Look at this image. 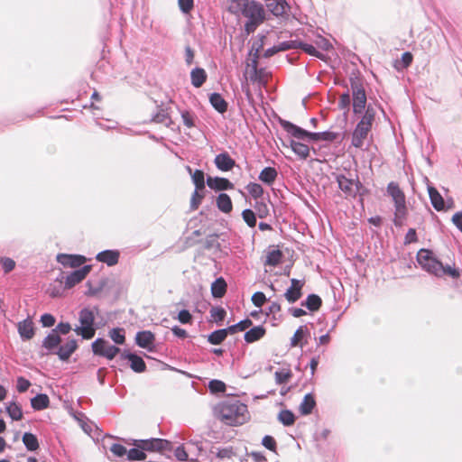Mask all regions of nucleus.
Instances as JSON below:
<instances>
[{
    "mask_svg": "<svg viewBox=\"0 0 462 462\" xmlns=\"http://www.w3.org/2000/svg\"><path fill=\"white\" fill-rule=\"evenodd\" d=\"M218 420L229 426H239L248 419L247 406L236 399H228L218 403L215 408Z\"/></svg>",
    "mask_w": 462,
    "mask_h": 462,
    "instance_id": "nucleus-1",
    "label": "nucleus"
},
{
    "mask_svg": "<svg viewBox=\"0 0 462 462\" xmlns=\"http://www.w3.org/2000/svg\"><path fill=\"white\" fill-rule=\"evenodd\" d=\"M417 261L423 270L437 277L449 276L457 279L460 276L458 269L450 265H443L439 261L432 251L428 249H420L417 254Z\"/></svg>",
    "mask_w": 462,
    "mask_h": 462,
    "instance_id": "nucleus-2",
    "label": "nucleus"
},
{
    "mask_svg": "<svg viewBox=\"0 0 462 462\" xmlns=\"http://www.w3.org/2000/svg\"><path fill=\"white\" fill-rule=\"evenodd\" d=\"M239 14L246 19L244 30L247 35L254 33L258 26L266 20V13L263 4L255 0L246 3Z\"/></svg>",
    "mask_w": 462,
    "mask_h": 462,
    "instance_id": "nucleus-3",
    "label": "nucleus"
},
{
    "mask_svg": "<svg viewBox=\"0 0 462 462\" xmlns=\"http://www.w3.org/2000/svg\"><path fill=\"white\" fill-rule=\"evenodd\" d=\"M280 124L282 127L291 136L299 139L305 140L309 139L310 141H326V142H334L337 139L338 134L331 131H325L320 133H312L309 132L287 120L281 119Z\"/></svg>",
    "mask_w": 462,
    "mask_h": 462,
    "instance_id": "nucleus-4",
    "label": "nucleus"
},
{
    "mask_svg": "<svg viewBox=\"0 0 462 462\" xmlns=\"http://www.w3.org/2000/svg\"><path fill=\"white\" fill-rule=\"evenodd\" d=\"M387 194L392 198L394 204L393 223L396 226H401L408 214L405 195L400 189L399 184L394 181H391L387 185Z\"/></svg>",
    "mask_w": 462,
    "mask_h": 462,
    "instance_id": "nucleus-5",
    "label": "nucleus"
},
{
    "mask_svg": "<svg viewBox=\"0 0 462 462\" xmlns=\"http://www.w3.org/2000/svg\"><path fill=\"white\" fill-rule=\"evenodd\" d=\"M375 117L374 108L369 105L367 106L365 114L361 120L356 125L352 134V145L356 148H361L364 144L365 139L367 137L372 129L373 123Z\"/></svg>",
    "mask_w": 462,
    "mask_h": 462,
    "instance_id": "nucleus-6",
    "label": "nucleus"
},
{
    "mask_svg": "<svg viewBox=\"0 0 462 462\" xmlns=\"http://www.w3.org/2000/svg\"><path fill=\"white\" fill-rule=\"evenodd\" d=\"M349 80L353 96V112L356 115L362 114L367 107V98L362 79L358 76H351Z\"/></svg>",
    "mask_w": 462,
    "mask_h": 462,
    "instance_id": "nucleus-7",
    "label": "nucleus"
},
{
    "mask_svg": "<svg viewBox=\"0 0 462 462\" xmlns=\"http://www.w3.org/2000/svg\"><path fill=\"white\" fill-rule=\"evenodd\" d=\"M79 327H77L74 331L77 335L81 336L84 339H90L96 334L95 315L93 310L84 308L79 313Z\"/></svg>",
    "mask_w": 462,
    "mask_h": 462,
    "instance_id": "nucleus-8",
    "label": "nucleus"
},
{
    "mask_svg": "<svg viewBox=\"0 0 462 462\" xmlns=\"http://www.w3.org/2000/svg\"><path fill=\"white\" fill-rule=\"evenodd\" d=\"M338 188L345 193L346 197L356 198L363 197L368 190L360 182L358 178L356 180L347 178L343 174H337L336 177Z\"/></svg>",
    "mask_w": 462,
    "mask_h": 462,
    "instance_id": "nucleus-9",
    "label": "nucleus"
},
{
    "mask_svg": "<svg viewBox=\"0 0 462 462\" xmlns=\"http://www.w3.org/2000/svg\"><path fill=\"white\" fill-rule=\"evenodd\" d=\"M92 351L95 355L112 360L120 352V348L114 345H110L104 338H97L92 343Z\"/></svg>",
    "mask_w": 462,
    "mask_h": 462,
    "instance_id": "nucleus-10",
    "label": "nucleus"
},
{
    "mask_svg": "<svg viewBox=\"0 0 462 462\" xmlns=\"http://www.w3.org/2000/svg\"><path fill=\"white\" fill-rule=\"evenodd\" d=\"M138 447L143 450L163 452L171 450V443L162 439H152L141 440V444Z\"/></svg>",
    "mask_w": 462,
    "mask_h": 462,
    "instance_id": "nucleus-11",
    "label": "nucleus"
},
{
    "mask_svg": "<svg viewBox=\"0 0 462 462\" xmlns=\"http://www.w3.org/2000/svg\"><path fill=\"white\" fill-rule=\"evenodd\" d=\"M305 284L303 280L291 279V286L286 290L284 298L289 303H294L302 296V288Z\"/></svg>",
    "mask_w": 462,
    "mask_h": 462,
    "instance_id": "nucleus-12",
    "label": "nucleus"
},
{
    "mask_svg": "<svg viewBox=\"0 0 462 462\" xmlns=\"http://www.w3.org/2000/svg\"><path fill=\"white\" fill-rule=\"evenodd\" d=\"M91 271V265H84L82 268L70 273L65 278V288L70 289L83 281Z\"/></svg>",
    "mask_w": 462,
    "mask_h": 462,
    "instance_id": "nucleus-13",
    "label": "nucleus"
},
{
    "mask_svg": "<svg viewBox=\"0 0 462 462\" xmlns=\"http://www.w3.org/2000/svg\"><path fill=\"white\" fill-rule=\"evenodd\" d=\"M57 261L64 267L77 268L82 265L87 259L79 254H60L57 255Z\"/></svg>",
    "mask_w": 462,
    "mask_h": 462,
    "instance_id": "nucleus-14",
    "label": "nucleus"
},
{
    "mask_svg": "<svg viewBox=\"0 0 462 462\" xmlns=\"http://www.w3.org/2000/svg\"><path fill=\"white\" fill-rule=\"evenodd\" d=\"M60 343V336L51 330L42 340V347L47 350L46 354L55 355Z\"/></svg>",
    "mask_w": 462,
    "mask_h": 462,
    "instance_id": "nucleus-15",
    "label": "nucleus"
},
{
    "mask_svg": "<svg viewBox=\"0 0 462 462\" xmlns=\"http://www.w3.org/2000/svg\"><path fill=\"white\" fill-rule=\"evenodd\" d=\"M214 163L218 170L228 171L235 167L236 161L231 158L227 152H223L215 157Z\"/></svg>",
    "mask_w": 462,
    "mask_h": 462,
    "instance_id": "nucleus-16",
    "label": "nucleus"
},
{
    "mask_svg": "<svg viewBox=\"0 0 462 462\" xmlns=\"http://www.w3.org/2000/svg\"><path fill=\"white\" fill-rule=\"evenodd\" d=\"M121 358L127 359L130 362V367L135 373H143L146 370V365H145L143 359L135 354H133V353H130L127 351H124L121 354Z\"/></svg>",
    "mask_w": 462,
    "mask_h": 462,
    "instance_id": "nucleus-17",
    "label": "nucleus"
},
{
    "mask_svg": "<svg viewBox=\"0 0 462 462\" xmlns=\"http://www.w3.org/2000/svg\"><path fill=\"white\" fill-rule=\"evenodd\" d=\"M77 348L78 344L76 339H69L65 344H60L55 355H57L60 360L66 361L71 356Z\"/></svg>",
    "mask_w": 462,
    "mask_h": 462,
    "instance_id": "nucleus-18",
    "label": "nucleus"
},
{
    "mask_svg": "<svg viewBox=\"0 0 462 462\" xmlns=\"http://www.w3.org/2000/svg\"><path fill=\"white\" fill-rule=\"evenodd\" d=\"M207 185L215 190H229L234 189V184L229 180L221 177H208Z\"/></svg>",
    "mask_w": 462,
    "mask_h": 462,
    "instance_id": "nucleus-19",
    "label": "nucleus"
},
{
    "mask_svg": "<svg viewBox=\"0 0 462 462\" xmlns=\"http://www.w3.org/2000/svg\"><path fill=\"white\" fill-rule=\"evenodd\" d=\"M18 333L23 341L30 340L34 336L33 322L30 319L20 321L17 325Z\"/></svg>",
    "mask_w": 462,
    "mask_h": 462,
    "instance_id": "nucleus-20",
    "label": "nucleus"
},
{
    "mask_svg": "<svg viewBox=\"0 0 462 462\" xmlns=\"http://www.w3.org/2000/svg\"><path fill=\"white\" fill-rule=\"evenodd\" d=\"M119 256L120 253L117 250H104L97 254L96 259L108 266H114L118 263Z\"/></svg>",
    "mask_w": 462,
    "mask_h": 462,
    "instance_id": "nucleus-21",
    "label": "nucleus"
},
{
    "mask_svg": "<svg viewBox=\"0 0 462 462\" xmlns=\"http://www.w3.org/2000/svg\"><path fill=\"white\" fill-rule=\"evenodd\" d=\"M266 7L274 16H283L289 8L285 0H267Z\"/></svg>",
    "mask_w": 462,
    "mask_h": 462,
    "instance_id": "nucleus-22",
    "label": "nucleus"
},
{
    "mask_svg": "<svg viewBox=\"0 0 462 462\" xmlns=\"http://www.w3.org/2000/svg\"><path fill=\"white\" fill-rule=\"evenodd\" d=\"M154 342V335L149 330L139 331L135 336V343L143 348H150Z\"/></svg>",
    "mask_w": 462,
    "mask_h": 462,
    "instance_id": "nucleus-23",
    "label": "nucleus"
},
{
    "mask_svg": "<svg viewBox=\"0 0 462 462\" xmlns=\"http://www.w3.org/2000/svg\"><path fill=\"white\" fill-rule=\"evenodd\" d=\"M428 193L433 208L437 211L445 209V201L440 193L432 186H428Z\"/></svg>",
    "mask_w": 462,
    "mask_h": 462,
    "instance_id": "nucleus-24",
    "label": "nucleus"
},
{
    "mask_svg": "<svg viewBox=\"0 0 462 462\" xmlns=\"http://www.w3.org/2000/svg\"><path fill=\"white\" fill-rule=\"evenodd\" d=\"M266 333L263 326L259 325L252 328L245 333V340L246 343H254L261 339Z\"/></svg>",
    "mask_w": 462,
    "mask_h": 462,
    "instance_id": "nucleus-25",
    "label": "nucleus"
},
{
    "mask_svg": "<svg viewBox=\"0 0 462 462\" xmlns=\"http://www.w3.org/2000/svg\"><path fill=\"white\" fill-rule=\"evenodd\" d=\"M152 122L163 124L167 127L171 126L172 121L170 117L168 108L163 106L158 107V111L152 116Z\"/></svg>",
    "mask_w": 462,
    "mask_h": 462,
    "instance_id": "nucleus-26",
    "label": "nucleus"
},
{
    "mask_svg": "<svg viewBox=\"0 0 462 462\" xmlns=\"http://www.w3.org/2000/svg\"><path fill=\"white\" fill-rule=\"evenodd\" d=\"M277 176H278V171H276L275 168L265 167L261 171V172L258 176V179L264 184H267L270 186L275 181Z\"/></svg>",
    "mask_w": 462,
    "mask_h": 462,
    "instance_id": "nucleus-27",
    "label": "nucleus"
},
{
    "mask_svg": "<svg viewBox=\"0 0 462 462\" xmlns=\"http://www.w3.org/2000/svg\"><path fill=\"white\" fill-rule=\"evenodd\" d=\"M209 102L211 106L220 114H223L227 110V102L219 93L210 94Z\"/></svg>",
    "mask_w": 462,
    "mask_h": 462,
    "instance_id": "nucleus-28",
    "label": "nucleus"
},
{
    "mask_svg": "<svg viewBox=\"0 0 462 462\" xmlns=\"http://www.w3.org/2000/svg\"><path fill=\"white\" fill-rule=\"evenodd\" d=\"M217 207L223 213H230L233 209V204L229 195L220 193L217 198Z\"/></svg>",
    "mask_w": 462,
    "mask_h": 462,
    "instance_id": "nucleus-29",
    "label": "nucleus"
},
{
    "mask_svg": "<svg viewBox=\"0 0 462 462\" xmlns=\"http://www.w3.org/2000/svg\"><path fill=\"white\" fill-rule=\"evenodd\" d=\"M227 284L223 277L216 279L211 284V293L214 298H222L226 292Z\"/></svg>",
    "mask_w": 462,
    "mask_h": 462,
    "instance_id": "nucleus-30",
    "label": "nucleus"
},
{
    "mask_svg": "<svg viewBox=\"0 0 462 462\" xmlns=\"http://www.w3.org/2000/svg\"><path fill=\"white\" fill-rule=\"evenodd\" d=\"M190 79L195 88H200L207 80V73L201 68H195L190 72Z\"/></svg>",
    "mask_w": 462,
    "mask_h": 462,
    "instance_id": "nucleus-31",
    "label": "nucleus"
},
{
    "mask_svg": "<svg viewBox=\"0 0 462 462\" xmlns=\"http://www.w3.org/2000/svg\"><path fill=\"white\" fill-rule=\"evenodd\" d=\"M316 405V401L311 393H308L304 396L303 401L300 405V412L302 415H309L312 412Z\"/></svg>",
    "mask_w": 462,
    "mask_h": 462,
    "instance_id": "nucleus-32",
    "label": "nucleus"
},
{
    "mask_svg": "<svg viewBox=\"0 0 462 462\" xmlns=\"http://www.w3.org/2000/svg\"><path fill=\"white\" fill-rule=\"evenodd\" d=\"M187 171L191 175L192 181L197 189H205V174L201 170H195L192 171V169L189 166H187Z\"/></svg>",
    "mask_w": 462,
    "mask_h": 462,
    "instance_id": "nucleus-33",
    "label": "nucleus"
},
{
    "mask_svg": "<svg viewBox=\"0 0 462 462\" xmlns=\"http://www.w3.org/2000/svg\"><path fill=\"white\" fill-rule=\"evenodd\" d=\"M290 146L291 150L300 158L307 159L310 155V147L300 142L290 140Z\"/></svg>",
    "mask_w": 462,
    "mask_h": 462,
    "instance_id": "nucleus-34",
    "label": "nucleus"
},
{
    "mask_svg": "<svg viewBox=\"0 0 462 462\" xmlns=\"http://www.w3.org/2000/svg\"><path fill=\"white\" fill-rule=\"evenodd\" d=\"M228 334L227 328L215 330L208 336V341L211 345H219L226 340Z\"/></svg>",
    "mask_w": 462,
    "mask_h": 462,
    "instance_id": "nucleus-35",
    "label": "nucleus"
},
{
    "mask_svg": "<svg viewBox=\"0 0 462 462\" xmlns=\"http://www.w3.org/2000/svg\"><path fill=\"white\" fill-rule=\"evenodd\" d=\"M322 304V300L319 296L316 294H310L305 301L301 302V306L306 307L310 311L318 310Z\"/></svg>",
    "mask_w": 462,
    "mask_h": 462,
    "instance_id": "nucleus-36",
    "label": "nucleus"
},
{
    "mask_svg": "<svg viewBox=\"0 0 462 462\" xmlns=\"http://www.w3.org/2000/svg\"><path fill=\"white\" fill-rule=\"evenodd\" d=\"M49 397L44 393L37 394L31 400L32 407L37 411L46 409L49 406Z\"/></svg>",
    "mask_w": 462,
    "mask_h": 462,
    "instance_id": "nucleus-37",
    "label": "nucleus"
},
{
    "mask_svg": "<svg viewBox=\"0 0 462 462\" xmlns=\"http://www.w3.org/2000/svg\"><path fill=\"white\" fill-rule=\"evenodd\" d=\"M22 439L29 451H35L39 448V441L34 434L31 432H25Z\"/></svg>",
    "mask_w": 462,
    "mask_h": 462,
    "instance_id": "nucleus-38",
    "label": "nucleus"
},
{
    "mask_svg": "<svg viewBox=\"0 0 462 462\" xmlns=\"http://www.w3.org/2000/svg\"><path fill=\"white\" fill-rule=\"evenodd\" d=\"M6 412L14 420H20L23 418L22 407L15 402H12L6 406Z\"/></svg>",
    "mask_w": 462,
    "mask_h": 462,
    "instance_id": "nucleus-39",
    "label": "nucleus"
},
{
    "mask_svg": "<svg viewBox=\"0 0 462 462\" xmlns=\"http://www.w3.org/2000/svg\"><path fill=\"white\" fill-rule=\"evenodd\" d=\"M282 257V254L279 249L272 250L268 252L264 264L269 266H276L280 263Z\"/></svg>",
    "mask_w": 462,
    "mask_h": 462,
    "instance_id": "nucleus-40",
    "label": "nucleus"
},
{
    "mask_svg": "<svg viewBox=\"0 0 462 462\" xmlns=\"http://www.w3.org/2000/svg\"><path fill=\"white\" fill-rule=\"evenodd\" d=\"M310 332L306 326H300L299 328L295 331L293 337L291 339V346H297L300 344L301 340L304 337L309 335Z\"/></svg>",
    "mask_w": 462,
    "mask_h": 462,
    "instance_id": "nucleus-41",
    "label": "nucleus"
},
{
    "mask_svg": "<svg viewBox=\"0 0 462 462\" xmlns=\"http://www.w3.org/2000/svg\"><path fill=\"white\" fill-rule=\"evenodd\" d=\"M252 325H253V322L250 319H245L235 325L227 327V330L232 335V334H236L238 331H245L248 328H250Z\"/></svg>",
    "mask_w": 462,
    "mask_h": 462,
    "instance_id": "nucleus-42",
    "label": "nucleus"
},
{
    "mask_svg": "<svg viewBox=\"0 0 462 462\" xmlns=\"http://www.w3.org/2000/svg\"><path fill=\"white\" fill-rule=\"evenodd\" d=\"M110 338L118 345H123L125 341V329L122 328H115L109 331Z\"/></svg>",
    "mask_w": 462,
    "mask_h": 462,
    "instance_id": "nucleus-43",
    "label": "nucleus"
},
{
    "mask_svg": "<svg viewBox=\"0 0 462 462\" xmlns=\"http://www.w3.org/2000/svg\"><path fill=\"white\" fill-rule=\"evenodd\" d=\"M180 116L182 118V122L186 127L192 128L196 126L195 121L197 119V116L193 112L189 110H182L180 111Z\"/></svg>",
    "mask_w": 462,
    "mask_h": 462,
    "instance_id": "nucleus-44",
    "label": "nucleus"
},
{
    "mask_svg": "<svg viewBox=\"0 0 462 462\" xmlns=\"http://www.w3.org/2000/svg\"><path fill=\"white\" fill-rule=\"evenodd\" d=\"M278 420L284 426H291L295 421V415L293 414L292 411L289 410H282L280 411L278 415Z\"/></svg>",
    "mask_w": 462,
    "mask_h": 462,
    "instance_id": "nucleus-45",
    "label": "nucleus"
},
{
    "mask_svg": "<svg viewBox=\"0 0 462 462\" xmlns=\"http://www.w3.org/2000/svg\"><path fill=\"white\" fill-rule=\"evenodd\" d=\"M204 190L205 189H197L195 188V190L190 199L191 210H196L199 208V205L202 202V199H204Z\"/></svg>",
    "mask_w": 462,
    "mask_h": 462,
    "instance_id": "nucleus-46",
    "label": "nucleus"
},
{
    "mask_svg": "<svg viewBox=\"0 0 462 462\" xmlns=\"http://www.w3.org/2000/svg\"><path fill=\"white\" fill-rule=\"evenodd\" d=\"M299 49H301L309 55L317 57L322 60H325V55L322 54L321 52H319V51H317L316 48L311 44L300 42V45H299Z\"/></svg>",
    "mask_w": 462,
    "mask_h": 462,
    "instance_id": "nucleus-47",
    "label": "nucleus"
},
{
    "mask_svg": "<svg viewBox=\"0 0 462 462\" xmlns=\"http://www.w3.org/2000/svg\"><path fill=\"white\" fill-rule=\"evenodd\" d=\"M145 458L146 455L142 448H134L127 451V459L129 461H142Z\"/></svg>",
    "mask_w": 462,
    "mask_h": 462,
    "instance_id": "nucleus-48",
    "label": "nucleus"
},
{
    "mask_svg": "<svg viewBox=\"0 0 462 462\" xmlns=\"http://www.w3.org/2000/svg\"><path fill=\"white\" fill-rule=\"evenodd\" d=\"M229 5L228 10L230 13L234 14H238L240 11L244 8L246 3H249L251 0H228Z\"/></svg>",
    "mask_w": 462,
    "mask_h": 462,
    "instance_id": "nucleus-49",
    "label": "nucleus"
},
{
    "mask_svg": "<svg viewBox=\"0 0 462 462\" xmlns=\"http://www.w3.org/2000/svg\"><path fill=\"white\" fill-rule=\"evenodd\" d=\"M242 217L244 221L250 227H254L256 225V215L255 213L249 208H246L243 210L242 212Z\"/></svg>",
    "mask_w": 462,
    "mask_h": 462,
    "instance_id": "nucleus-50",
    "label": "nucleus"
},
{
    "mask_svg": "<svg viewBox=\"0 0 462 462\" xmlns=\"http://www.w3.org/2000/svg\"><path fill=\"white\" fill-rule=\"evenodd\" d=\"M226 315V311L222 307H213L210 310V316L215 322H222Z\"/></svg>",
    "mask_w": 462,
    "mask_h": 462,
    "instance_id": "nucleus-51",
    "label": "nucleus"
},
{
    "mask_svg": "<svg viewBox=\"0 0 462 462\" xmlns=\"http://www.w3.org/2000/svg\"><path fill=\"white\" fill-rule=\"evenodd\" d=\"M246 189L254 199H259L263 195V189L258 183L251 182L247 185Z\"/></svg>",
    "mask_w": 462,
    "mask_h": 462,
    "instance_id": "nucleus-52",
    "label": "nucleus"
},
{
    "mask_svg": "<svg viewBox=\"0 0 462 462\" xmlns=\"http://www.w3.org/2000/svg\"><path fill=\"white\" fill-rule=\"evenodd\" d=\"M275 381L277 384H282L289 381V379L292 376V374L290 370H281L275 372Z\"/></svg>",
    "mask_w": 462,
    "mask_h": 462,
    "instance_id": "nucleus-53",
    "label": "nucleus"
},
{
    "mask_svg": "<svg viewBox=\"0 0 462 462\" xmlns=\"http://www.w3.org/2000/svg\"><path fill=\"white\" fill-rule=\"evenodd\" d=\"M208 388L213 393H224L226 384L220 380L214 379L209 382Z\"/></svg>",
    "mask_w": 462,
    "mask_h": 462,
    "instance_id": "nucleus-54",
    "label": "nucleus"
},
{
    "mask_svg": "<svg viewBox=\"0 0 462 462\" xmlns=\"http://www.w3.org/2000/svg\"><path fill=\"white\" fill-rule=\"evenodd\" d=\"M299 45H300V41L297 40H290L282 42L278 44V50L280 51H285L291 49H299Z\"/></svg>",
    "mask_w": 462,
    "mask_h": 462,
    "instance_id": "nucleus-55",
    "label": "nucleus"
},
{
    "mask_svg": "<svg viewBox=\"0 0 462 462\" xmlns=\"http://www.w3.org/2000/svg\"><path fill=\"white\" fill-rule=\"evenodd\" d=\"M256 214L260 218H264L269 215V208L263 201H256L254 204Z\"/></svg>",
    "mask_w": 462,
    "mask_h": 462,
    "instance_id": "nucleus-56",
    "label": "nucleus"
},
{
    "mask_svg": "<svg viewBox=\"0 0 462 462\" xmlns=\"http://www.w3.org/2000/svg\"><path fill=\"white\" fill-rule=\"evenodd\" d=\"M267 300L265 295L262 291H256L252 296V302L255 307L261 308Z\"/></svg>",
    "mask_w": 462,
    "mask_h": 462,
    "instance_id": "nucleus-57",
    "label": "nucleus"
},
{
    "mask_svg": "<svg viewBox=\"0 0 462 462\" xmlns=\"http://www.w3.org/2000/svg\"><path fill=\"white\" fill-rule=\"evenodd\" d=\"M262 445L271 451H276V440L272 436H264L262 439Z\"/></svg>",
    "mask_w": 462,
    "mask_h": 462,
    "instance_id": "nucleus-58",
    "label": "nucleus"
},
{
    "mask_svg": "<svg viewBox=\"0 0 462 462\" xmlns=\"http://www.w3.org/2000/svg\"><path fill=\"white\" fill-rule=\"evenodd\" d=\"M350 104H351V99H350L349 92L347 91V92L343 93L339 97V101H338L339 108L349 110Z\"/></svg>",
    "mask_w": 462,
    "mask_h": 462,
    "instance_id": "nucleus-59",
    "label": "nucleus"
},
{
    "mask_svg": "<svg viewBox=\"0 0 462 462\" xmlns=\"http://www.w3.org/2000/svg\"><path fill=\"white\" fill-rule=\"evenodd\" d=\"M71 330V326L68 322H60L55 328L52 329L53 332L58 335H67Z\"/></svg>",
    "mask_w": 462,
    "mask_h": 462,
    "instance_id": "nucleus-60",
    "label": "nucleus"
},
{
    "mask_svg": "<svg viewBox=\"0 0 462 462\" xmlns=\"http://www.w3.org/2000/svg\"><path fill=\"white\" fill-rule=\"evenodd\" d=\"M110 451L118 457H122L125 455H127L125 447L118 443H114L110 448Z\"/></svg>",
    "mask_w": 462,
    "mask_h": 462,
    "instance_id": "nucleus-61",
    "label": "nucleus"
},
{
    "mask_svg": "<svg viewBox=\"0 0 462 462\" xmlns=\"http://www.w3.org/2000/svg\"><path fill=\"white\" fill-rule=\"evenodd\" d=\"M55 318L53 315L45 313L41 317V322L42 324V327L44 328H51L55 324Z\"/></svg>",
    "mask_w": 462,
    "mask_h": 462,
    "instance_id": "nucleus-62",
    "label": "nucleus"
},
{
    "mask_svg": "<svg viewBox=\"0 0 462 462\" xmlns=\"http://www.w3.org/2000/svg\"><path fill=\"white\" fill-rule=\"evenodd\" d=\"M30 386H31V383L27 379H25L24 377L20 376V377L17 378V385H16V387H17V391L19 393L26 392L29 389Z\"/></svg>",
    "mask_w": 462,
    "mask_h": 462,
    "instance_id": "nucleus-63",
    "label": "nucleus"
},
{
    "mask_svg": "<svg viewBox=\"0 0 462 462\" xmlns=\"http://www.w3.org/2000/svg\"><path fill=\"white\" fill-rule=\"evenodd\" d=\"M178 319L182 324H189L192 321V315L187 310H182L178 314Z\"/></svg>",
    "mask_w": 462,
    "mask_h": 462,
    "instance_id": "nucleus-64",
    "label": "nucleus"
}]
</instances>
